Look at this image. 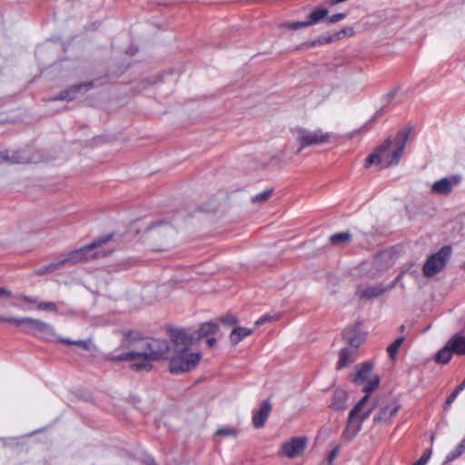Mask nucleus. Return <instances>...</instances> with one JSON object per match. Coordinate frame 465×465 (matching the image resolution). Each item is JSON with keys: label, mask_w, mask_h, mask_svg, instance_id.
Instances as JSON below:
<instances>
[{"label": "nucleus", "mask_w": 465, "mask_h": 465, "mask_svg": "<svg viewBox=\"0 0 465 465\" xmlns=\"http://www.w3.org/2000/svg\"><path fill=\"white\" fill-rule=\"evenodd\" d=\"M369 395L365 394L350 411L344 436L351 440L361 430V423L373 411V421L387 423L396 415L401 408L399 401L389 396H381L372 405H368Z\"/></svg>", "instance_id": "obj_1"}, {"label": "nucleus", "mask_w": 465, "mask_h": 465, "mask_svg": "<svg viewBox=\"0 0 465 465\" xmlns=\"http://www.w3.org/2000/svg\"><path fill=\"white\" fill-rule=\"evenodd\" d=\"M172 347L165 340L150 339L137 350L119 354H110L106 357L111 361H130L131 367L135 371L152 368L151 362L170 356Z\"/></svg>", "instance_id": "obj_2"}, {"label": "nucleus", "mask_w": 465, "mask_h": 465, "mask_svg": "<svg viewBox=\"0 0 465 465\" xmlns=\"http://www.w3.org/2000/svg\"><path fill=\"white\" fill-rule=\"evenodd\" d=\"M171 341L170 371L180 373L195 368L201 359V354L190 350L193 344V336L184 330H174L171 332Z\"/></svg>", "instance_id": "obj_3"}, {"label": "nucleus", "mask_w": 465, "mask_h": 465, "mask_svg": "<svg viewBox=\"0 0 465 465\" xmlns=\"http://www.w3.org/2000/svg\"><path fill=\"white\" fill-rule=\"evenodd\" d=\"M411 130H401L395 138L387 139L366 160V166L378 164L381 168H388L399 163Z\"/></svg>", "instance_id": "obj_4"}, {"label": "nucleus", "mask_w": 465, "mask_h": 465, "mask_svg": "<svg viewBox=\"0 0 465 465\" xmlns=\"http://www.w3.org/2000/svg\"><path fill=\"white\" fill-rule=\"evenodd\" d=\"M175 233L171 224L158 223L143 232V241L153 251H166L173 245Z\"/></svg>", "instance_id": "obj_5"}, {"label": "nucleus", "mask_w": 465, "mask_h": 465, "mask_svg": "<svg viewBox=\"0 0 465 465\" xmlns=\"http://www.w3.org/2000/svg\"><path fill=\"white\" fill-rule=\"evenodd\" d=\"M292 134L295 143L299 145L297 153L302 149L310 146H320L331 142L332 134L324 132L322 129L311 130L305 127H295L292 129Z\"/></svg>", "instance_id": "obj_6"}, {"label": "nucleus", "mask_w": 465, "mask_h": 465, "mask_svg": "<svg viewBox=\"0 0 465 465\" xmlns=\"http://www.w3.org/2000/svg\"><path fill=\"white\" fill-rule=\"evenodd\" d=\"M112 237V234L101 236L90 244L72 251L77 264L92 259L107 256L111 252H105L99 249H101L105 243L111 241Z\"/></svg>", "instance_id": "obj_7"}, {"label": "nucleus", "mask_w": 465, "mask_h": 465, "mask_svg": "<svg viewBox=\"0 0 465 465\" xmlns=\"http://www.w3.org/2000/svg\"><path fill=\"white\" fill-rule=\"evenodd\" d=\"M352 381L357 385L366 383L362 391L368 395L371 391H374L380 383V379L373 373V366L369 361L355 367Z\"/></svg>", "instance_id": "obj_8"}, {"label": "nucleus", "mask_w": 465, "mask_h": 465, "mask_svg": "<svg viewBox=\"0 0 465 465\" xmlns=\"http://www.w3.org/2000/svg\"><path fill=\"white\" fill-rule=\"evenodd\" d=\"M451 254V249L449 246L441 248L437 253L431 255L423 266V273L426 277H432L440 272L446 265L448 259Z\"/></svg>", "instance_id": "obj_9"}, {"label": "nucleus", "mask_w": 465, "mask_h": 465, "mask_svg": "<svg viewBox=\"0 0 465 465\" xmlns=\"http://www.w3.org/2000/svg\"><path fill=\"white\" fill-rule=\"evenodd\" d=\"M20 329L25 333H39L46 338L55 337L54 327L50 323L36 318L23 317L22 326H20Z\"/></svg>", "instance_id": "obj_10"}, {"label": "nucleus", "mask_w": 465, "mask_h": 465, "mask_svg": "<svg viewBox=\"0 0 465 465\" xmlns=\"http://www.w3.org/2000/svg\"><path fill=\"white\" fill-rule=\"evenodd\" d=\"M398 278L387 286L382 284L365 285L360 284L356 290V295L361 300H371L380 297L384 292L394 288Z\"/></svg>", "instance_id": "obj_11"}, {"label": "nucleus", "mask_w": 465, "mask_h": 465, "mask_svg": "<svg viewBox=\"0 0 465 465\" xmlns=\"http://www.w3.org/2000/svg\"><path fill=\"white\" fill-rule=\"evenodd\" d=\"M307 443L305 437L292 438L282 444L280 454L291 459L295 458L304 451Z\"/></svg>", "instance_id": "obj_12"}, {"label": "nucleus", "mask_w": 465, "mask_h": 465, "mask_svg": "<svg viewBox=\"0 0 465 465\" xmlns=\"http://www.w3.org/2000/svg\"><path fill=\"white\" fill-rule=\"evenodd\" d=\"M77 262L74 259V256L71 252L62 254L58 257L54 262H50L49 264L40 268L37 271V274L43 275L46 273L54 272V271L60 270L65 266H73L76 265Z\"/></svg>", "instance_id": "obj_13"}, {"label": "nucleus", "mask_w": 465, "mask_h": 465, "mask_svg": "<svg viewBox=\"0 0 465 465\" xmlns=\"http://www.w3.org/2000/svg\"><path fill=\"white\" fill-rule=\"evenodd\" d=\"M33 160L29 156L28 152H14L5 151L0 152V164H15V163H27Z\"/></svg>", "instance_id": "obj_14"}, {"label": "nucleus", "mask_w": 465, "mask_h": 465, "mask_svg": "<svg viewBox=\"0 0 465 465\" xmlns=\"http://www.w3.org/2000/svg\"><path fill=\"white\" fill-rule=\"evenodd\" d=\"M365 333L355 327H349L343 332L346 347L353 348L356 351L365 341Z\"/></svg>", "instance_id": "obj_15"}, {"label": "nucleus", "mask_w": 465, "mask_h": 465, "mask_svg": "<svg viewBox=\"0 0 465 465\" xmlns=\"http://www.w3.org/2000/svg\"><path fill=\"white\" fill-rule=\"evenodd\" d=\"M460 182V178L458 176L442 178L433 183L431 192L437 194H448Z\"/></svg>", "instance_id": "obj_16"}, {"label": "nucleus", "mask_w": 465, "mask_h": 465, "mask_svg": "<svg viewBox=\"0 0 465 465\" xmlns=\"http://www.w3.org/2000/svg\"><path fill=\"white\" fill-rule=\"evenodd\" d=\"M271 404L268 401H263L261 407L253 411L252 424L255 428H262L270 414Z\"/></svg>", "instance_id": "obj_17"}, {"label": "nucleus", "mask_w": 465, "mask_h": 465, "mask_svg": "<svg viewBox=\"0 0 465 465\" xmlns=\"http://www.w3.org/2000/svg\"><path fill=\"white\" fill-rule=\"evenodd\" d=\"M356 351L353 348L343 347L339 353V360L337 362V369H342L354 361Z\"/></svg>", "instance_id": "obj_18"}, {"label": "nucleus", "mask_w": 465, "mask_h": 465, "mask_svg": "<svg viewBox=\"0 0 465 465\" xmlns=\"http://www.w3.org/2000/svg\"><path fill=\"white\" fill-rule=\"evenodd\" d=\"M455 354H465V337L460 334L452 336L446 343Z\"/></svg>", "instance_id": "obj_19"}, {"label": "nucleus", "mask_w": 465, "mask_h": 465, "mask_svg": "<svg viewBox=\"0 0 465 465\" xmlns=\"http://www.w3.org/2000/svg\"><path fill=\"white\" fill-rule=\"evenodd\" d=\"M252 333V330L246 327H235L232 329L229 335L230 342L232 346L237 345L244 338L250 336Z\"/></svg>", "instance_id": "obj_20"}, {"label": "nucleus", "mask_w": 465, "mask_h": 465, "mask_svg": "<svg viewBox=\"0 0 465 465\" xmlns=\"http://www.w3.org/2000/svg\"><path fill=\"white\" fill-rule=\"evenodd\" d=\"M90 87H91V84H89V83L71 86L70 88L61 92L59 94V97L57 99L74 100L76 97V94H78L82 90L86 91Z\"/></svg>", "instance_id": "obj_21"}, {"label": "nucleus", "mask_w": 465, "mask_h": 465, "mask_svg": "<svg viewBox=\"0 0 465 465\" xmlns=\"http://www.w3.org/2000/svg\"><path fill=\"white\" fill-rule=\"evenodd\" d=\"M380 261L375 260L373 262L363 263L361 267V273L363 279H374L379 275Z\"/></svg>", "instance_id": "obj_22"}, {"label": "nucleus", "mask_w": 465, "mask_h": 465, "mask_svg": "<svg viewBox=\"0 0 465 465\" xmlns=\"http://www.w3.org/2000/svg\"><path fill=\"white\" fill-rule=\"evenodd\" d=\"M219 325L213 322H207L201 324L198 330V338H203L210 334H214L218 331Z\"/></svg>", "instance_id": "obj_23"}, {"label": "nucleus", "mask_w": 465, "mask_h": 465, "mask_svg": "<svg viewBox=\"0 0 465 465\" xmlns=\"http://www.w3.org/2000/svg\"><path fill=\"white\" fill-rule=\"evenodd\" d=\"M351 240V234L349 232H339L330 237V242L335 246H341L349 243Z\"/></svg>", "instance_id": "obj_24"}, {"label": "nucleus", "mask_w": 465, "mask_h": 465, "mask_svg": "<svg viewBox=\"0 0 465 465\" xmlns=\"http://www.w3.org/2000/svg\"><path fill=\"white\" fill-rule=\"evenodd\" d=\"M354 33L353 29L351 28V27H348V28H345V29H342L341 31H339L338 33H336L335 35H330L328 37H324L322 36L321 39H320V42L321 43H330V42H333V41H336V40H339V39H341L343 36L345 35H348V36H351Z\"/></svg>", "instance_id": "obj_25"}, {"label": "nucleus", "mask_w": 465, "mask_h": 465, "mask_svg": "<svg viewBox=\"0 0 465 465\" xmlns=\"http://www.w3.org/2000/svg\"><path fill=\"white\" fill-rule=\"evenodd\" d=\"M453 352L450 349V347L446 344L436 355V361L438 363L446 364L448 363L452 356Z\"/></svg>", "instance_id": "obj_26"}, {"label": "nucleus", "mask_w": 465, "mask_h": 465, "mask_svg": "<svg viewBox=\"0 0 465 465\" xmlns=\"http://www.w3.org/2000/svg\"><path fill=\"white\" fill-rule=\"evenodd\" d=\"M327 15L328 11L326 9H316L311 13L308 22L310 23V25L317 24L326 17Z\"/></svg>", "instance_id": "obj_27"}, {"label": "nucleus", "mask_w": 465, "mask_h": 465, "mask_svg": "<svg viewBox=\"0 0 465 465\" xmlns=\"http://www.w3.org/2000/svg\"><path fill=\"white\" fill-rule=\"evenodd\" d=\"M404 338L400 337L396 339L388 348L387 351L391 359L395 357L401 344L403 343Z\"/></svg>", "instance_id": "obj_28"}, {"label": "nucleus", "mask_w": 465, "mask_h": 465, "mask_svg": "<svg viewBox=\"0 0 465 465\" xmlns=\"http://www.w3.org/2000/svg\"><path fill=\"white\" fill-rule=\"evenodd\" d=\"M465 452V438L460 441L457 448L447 456V460L451 461Z\"/></svg>", "instance_id": "obj_29"}, {"label": "nucleus", "mask_w": 465, "mask_h": 465, "mask_svg": "<svg viewBox=\"0 0 465 465\" xmlns=\"http://www.w3.org/2000/svg\"><path fill=\"white\" fill-rule=\"evenodd\" d=\"M215 434L217 436H222V437L235 438L238 435V430H237V429L232 428V427H225V428H221V429L217 430Z\"/></svg>", "instance_id": "obj_30"}, {"label": "nucleus", "mask_w": 465, "mask_h": 465, "mask_svg": "<svg viewBox=\"0 0 465 465\" xmlns=\"http://www.w3.org/2000/svg\"><path fill=\"white\" fill-rule=\"evenodd\" d=\"M37 309L41 311H48L57 313L58 312V307L56 303L53 302H41L37 303Z\"/></svg>", "instance_id": "obj_31"}, {"label": "nucleus", "mask_w": 465, "mask_h": 465, "mask_svg": "<svg viewBox=\"0 0 465 465\" xmlns=\"http://www.w3.org/2000/svg\"><path fill=\"white\" fill-rule=\"evenodd\" d=\"M272 194V190H266L264 192H262L258 194H256L252 198V203H262L266 202Z\"/></svg>", "instance_id": "obj_32"}, {"label": "nucleus", "mask_w": 465, "mask_h": 465, "mask_svg": "<svg viewBox=\"0 0 465 465\" xmlns=\"http://www.w3.org/2000/svg\"><path fill=\"white\" fill-rule=\"evenodd\" d=\"M465 389V381L461 382L457 389L447 398L446 404L450 405L457 398L459 393Z\"/></svg>", "instance_id": "obj_33"}, {"label": "nucleus", "mask_w": 465, "mask_h": 465, "mask_svg": "<svg viewBox=\"0 0 465 465\" xmlns=\"http://www.w3.org/2000/svg\"><path fill=\"white\" fill-rule=\"evenodd\" d=\"M284 26L291 30H298V29H302V28L310 26V23L308 21L294 22V23L285 24Z\"/></svg>", "instance_id": "obj_34"}, {"label": "nucleus", "mask_w": 465, "mask_h": 465, "mask_svg": "<svg viewBox=\"0 0 465 465\" xmlns=\"http://www.w3.org/2000/svg\"><path fill=\"white\" fill-rule=\"evenodd\" d=\"M220 322L226 325L232 326L238 322V319L232 314H226L220 318Z\"/></svg>", "instance_id": "obj_35"}, {"label": "nucleus", "mask_w": 465, "mask_h": 465, "mask_svg": "<svg viewBox=\"0 0 465 465\" xmlns=\"http://www.w3.org/2000/svg\"><path fill=\"white\" fill-rule=\"evenodd\" d=\"M431 449H428L412 465H426L431 456Z\"/></svg>", "instance_id": "obj_36"}, {"label": "nucleus", "mask_w": 465, "mask_h": 465, "mask_svg": "<svg viewBox=\"0 0 465 465\" xmlns=\"http://www.w3.org/2000/svg\"><path fill=\"white\" fill-rule=\"evenodd\" d=\"M74 345H77L84 349V351H90L93 348L92 341L90 340L88 341H74Z\"/></svg>", "instance_id": "obj_37"}, {"label": "nucleus", "mask_w": 465, "mask_h": 465, "mask_svg": "<svg viewBox=\"0 0 465 465\" xmlns=\"http://www.w3.org/2000/svg\"><path fill=\"white\" fill-rule=\"evenodd\" d=\"M339 452H340V446L339 445H336L332 450L330 452L329 456H328V460H327V463L328 465H331L332 462L334 461V460L337 458V456L339 455Z\"/></svg>", "instance_id": "obj_38"}, {"label": "nucleus", "mask_w": 465, "mask_h": 465, "mask_svg": "<svg viewBox=\"0 0 465 465\" xmlns=\"http://www.w3.org/2000/svg\"><path fill=\"white\" fill-rule=\"evenodd\" d=\"M23 317L8 316L7 323L20 328L22 326Z\"/></svg>", "instance_id": "obj_39"}, {"label": "nucleus", "mask_w": 465, "mask_h": 465, "mask_svg": "<svg viewBox=\"0 0 465 465\" xmlns=\"http://www.w3.org/2000/svg\"><path fill=\"white\" fill-rule=\"evenodd\" d=\"M345 16H346V14L339 13V14H336V15H333L328 17V22L330 24H334V23L341 21L342 19L345 18Z\"/></svg>", "instance_id": "obj_40"}, {"label": "nucleus", "mask_w": 465, "mask_h": 465, "mask_svg": "<svg viewBox=\"0 0 465 465\" xmlns=\"http://www.w3.org/2000/svg\"><path fill=\"white\" fill-rule=\"evenodd\" d=\"M12 296V292L5 288L0 287V297L3 298H10Z\"/></svg>", "instance_id": "obj_41"}, {"label": "nucleus", "mask_w": 465, "mask_h": 465, "mask_svg": "<svg viewBox=\"0 0 465 465\" xmlns=\"http://www.w3.org/2000/svg\"><path fill=\"white\" fill-rule=\"evenodd\" d=\"M18 298L20 300L25 302H29V303H35L36 302V299L32 298V297H28V296H25V295H20Z\"/></svg>", "instance_id": "obj_42"}, {"label": "nucleus", "mask_w": 465, "mask_h": 465, "mask_svg": "<svg viewBox=\"0 0 465 465\" xmlns=\"http://www.w3.org/2000/svg\"><path fill=\"white\" fill-rule=\"evenodd\" d=\"M131 336H132V332L131 331L124 333V338H125V342L126 343L123 344L124 347H129L130 342H131Z\"/></svg>", "instance_id": "obj_43"}, {"label": "nucleus", "mask_w": 465, "mask_h": 465, "mask_svg": "<svg viewBox=\"0 0 465 465\" xmlns=\"http://www.w3.org/2000/svg\"><path fill=\"white\" fill-rule=\"evenodd\" d=\"M55 339L57 341H59L60 342H63V343H65V344H68V345H74V341H72L70 339H62V338H58V337H55Z\"/></svg>", "instance_id": "obj_44"}, {"label": "nucleus", "mask_w": 465, "mask_h": 465, "mask_svg": "<svg viewBox=\"0 0 465 465\" xmlns=\"http://www.w3.org/2000/svg\"><path fill=\"white\" fill-rule=\"evenodd\" d=\"M270 318L268 317H262L260 318L257 322H256V325L259 326V325H262L266 321H268Z\"/></svg>", "instance_id": "obj_45"}, {"label": "nucleus", "mask_w": 465, "mask_h": 465, "mask_svg": "<svg viewBox=\"0 0 465 465\" xmlns=\"http://www.w3.org/2000/svg\"><path fill=\"white\" fill-rule=\"evenodd\" d=\"M206 342L209 347H213L216 343V339L209 338Z\"/></svg>", "instance_id": "obj_46"}, {"label": "nucleus", "mask_w": 465, "mask_h": 465, "mask_svg": "<svg viewBox=\"0 0 465 465\" xmlns=\"http://www.w3.org/2000/svg\"><path fill=\"white\" fill-rule=\"evenodd\" d=\"M8 316L0 315V322H6L7 323Z\"/></svg>", "instance_id": "obj_47"}, {"label": "nucleus", "mask_w": 465, "mask_h": 465, "mask_svg": "<svg viewBox=\"0 0 465 465\" xmlns=\"http://www.w3.org/2000/svg\"><path fill=\"white\" fill-rule=\"evenodd\" d=\"M336 397L344 398V393H343L342 391H341V392H337V393H336Z\"/></svg>", "instance_id": "obj_48"}]
</instances>
